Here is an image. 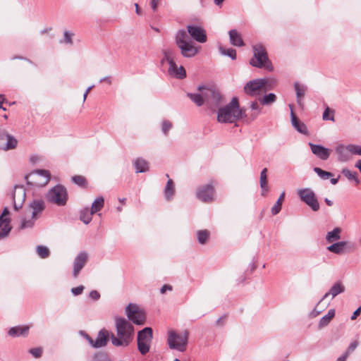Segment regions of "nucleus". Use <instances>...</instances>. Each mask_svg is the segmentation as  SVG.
I'll use <instances>...</instances> for the list:
<instances>
[{"mask_svg":"<svg viewBox=\"0 0 361 361\" xmlns=\"http://www.w3.org/2000/svg\"><path fill=\"white\" fill-rule=\"evenodd\" d=\"M116 335L111 334L110 339L116 347H128L133 341L135 329L133 325L123 317L116 319Z\"/></svg>","mask_w":361,"mask_h":361,"instance_id":"f257e3e1","label":"nucleus"},{"mask_svg":"<svg viewBox=\"0 0 361 361\" xmlns=\"http://www.w3.org/2000/svg\"><path fill=\"white\" fill-rule=\"evenodd\" d=\"M246 116L245 110L240 107L238 99L235 97L228 104L219 108L217 111V121L222 123H233Z\"/></svg>","mask_w":361,"mask_h":361,"instance_id":"f03ea898","label":"nucleus"},{"mask_svg":"<svg viewBox=\"0 0 361 361\" xmlns=\"http://www.w3.org/2000/svg\"><path fill=\"white\" fill-rule=\"evenodd\" d=\"M175 43L185 58H192L198 53L186 30H179L175 35Z\"/></svg>","mask_w":361,"mask_h":361,"instance_id":"7ed1b4c3","label":"nucleus"},{"mask_svg":"<svg viewBox=\"0 0 361 361\" xmlns=\"http://www.w3.org/2000/svg\"><path fill=\"white\" fill-rule=\"evenodd\" d=\"M253 57L250 61L252 66L265 68L269 71H273V66L269 59L266 49L262 44L253 46Z\"/></svg>","mask_w":361,"mask_h":361,"instance_id":"20e7f679","label":"nucleus"},{"mask_svg":"<svg viewBox=\"0 0 361 361\" xmlns=\"http://www.w3.org/2000/svg\"><path fill=\"white\" fill-rule=\"evenodd\" d=\"M202 88H204L205 104L207 108L213 111H215L217 109H219L224 102V97L221 92L216 89L204 86H199L198 90H201Z\"/></svg>","mask_w":361,"mask_h":361,"instance_id":"39448f33","label":"nucleus"},{"mask_svg":"<svg viewBox=\"0 0 361 361\" xmlns=\"http://www.w3.org/2000/svg\"><path fill=\"white\" fill-rule=\"evenodd\" d=\"M51 178L49 171L45 169L35 170L25 176L26 183L30 187L42 188L45 186Z\"/></svg>","mask_w":361,"mask_h":361,"instance_id":"423d86ee","label":"nucleus"},{"mask_svg":"<svg viewBox=\"0 0 361 361\" xmlns=\"http://www.w3.org/2000/svg\"><path fill=\"white\" fill-rule=\"evenodd\" d=\"M153 339V330L151 327H145L137 332V350L142 355L149 352Z\"/></svg>","mask_w":361,"mask_h":361,"instance_id":"0eeeda50","label":"nucleus"},{"mask_svg":"<svg viewBox=\"0 0 361 361\" xmlns=\"http://www.w3.org/2000/svg\"><path fill=\"white\" fill-rule=\"evenodd\" d=\"M188 340V332L187 331L183 334H176L172 330L168 332L167 344L171 349L184 352L187 348Z\"/></svg>","mask_w":361,"mask_h":361,"instance_id":"6e6552de","label":"nucleus"},{"mask_svg":"<svg viewBox=\"0 0 361 361\" xmlns=\"http://www.w3.org/2000/svg\"><path fill=\"white\" fill-rule=\"evenodd\" d=\"M47 200L57 206H64L68 200V193L62 185H56L51 188L46 195Z\"/></svg>","mask_w":361,"mask_h":361,"instance_id":"1a4fd4ad","label":"nucleus"},{"mask_svg":"<svg viewBox=\"0 0 361 361\" xmlns=\"http://www.w3.org/2000/svg\"><path fill=\"white\" fill-rule=\"evenodd\" d=\"M298 195L305 204L311 208L313 212L319 209V203L314 192L310 188L300 189Z\"/></svg>","mask_w":361,"mask_h":361,"instance_id":"9d476101","label":"nucleus"},{"mask_svg":"<svg viewBox=\"0 0 361 361\" xmlns=\"http://www.w3.org/2000/svg\"><path fill=\"white\" fill-rule=\"evenodd\" d=\"M267 82V80L265 78L250 80L244 86V92L249 96H257L260 94L261 91H267L265 87Z\"/></svg>","mask_w":361,"mask_h":361,"instance_id":"9b49d317","label":"nucleus"},{"mask_svg":"<svg viewBox=\"0 0 361 361\" xmlns=\"http://www.w3.org/2000/svg\"><path fill=\"white\" fill-rule=\"evenodd\" d=\"M126 314L130 321L137 325L145 324L146 316L144 312L140 310L137 305L129 304L126 308Z\"/></svg>","mask_w":361,"mask_h":361,"instance_id":"f8f14e48","label":"nucleus"},{"mask_svg":"<svg viewBox=\"0 0 361 361\" xmlns=\"http://www.w3.org/2000/svg\"><path fill=\"white\" fill-rule=\"evenodd\" d=\"M214 188L212 183H208L200 187L197 192V197L203 202H209L213 200Z\"/></svg>","mask_w":361,"mask_h":361,"instance_id":"ddd939ff","label":"nucleus"},{"mask_svg":"<svg viewBox=\"0 0 361 361\" xmlns=\"http://www.w3.org/2000/svg\"><path fill=\"white\" fill-rule=\"evenodd\" d=\"M189 37L200 43L207 42V35L203 28L197 25H189L187 26V31Z\"/></svg>","mask_w":361,"mask_h":361,"instance_id":"4468645a","label":"nucleus"},{"mask_svg":"<svg viewBox=\"0 0 361 361\" xmlns=\"http://www.w3.org/2000/svg\"><path fill=\"white\" fill-rule=\"evenodd\" d=\"M88 255L85 251L80 252L74 259L73 276L75 279L87 262Z\"/></svg>","mask_w":361,"mask_h":361,"instance_id":"2eb2a0df","label":"nucleus"},{"mask_svg":"<svg viewBox=\"0 0 361 361\" xmlns=\"http://www.w3.org/2000/svg\"><path fill=\"white\" fill-rule=\"evenodd\" d=\"M312 154L322 160H326L329 158L331 150L321 145L309 143Z\"/></svg>","mask_w":361,"mask_h":361,"instance_id":"dca6fc26","label":"nucleus"},{"mask_svg":"<svg viewBox=\"0 0 361 361\" xmlns=\"http://www.w3.org/2000/svg\"><path fill=\"white\" fill-rule=\"evenodd\" d=\"M347 248H348V251H350L354 248V246L353 245H350L347 241H339L334 243L326 247L328 251L336 255H341L344 253Z\"/></svg>","mask_w":361,"mask_h":361,"instance_id":"f3484780","label":"nucleus"},{"mask_svg":"<svg viewBox=\"0 0 361 361\" xmlns=\"http://www.w3.org/2000/svg\"><path fill=\"white\" fill-rule=\"evenodd\" d=\"M33 219H38L45 209V204L42 199H34L29 203Z\"/></svg>","mask_w":361,"mask_h":361,"instance_id":"a211bd4d","label":"nucleus"},{"mask_svg":"<svg viewBox=\"0 0 361 361\" xmlns=\"http://www.w3.org/2000/svg\"><path fill=\"white\" fill-rule=\"evenodd\" d=\"M290 109V118H291V124L294 127V128L301 134L308 135V130L307 126L301 122L295 116L293 111L292 105H289Z\"/></svg>","mask_w":361,"mask_h":361,"instance_id":"6ab92c4d","label":"nucleus"},{"mask_svg":"<svg viewBox=\"0 0 361 361\" xmlns=\"http://www.w3.org/2000/svg\"><path fill=\"white\" fill-rule=\"evenodd\" d=\"M345 290V288L341 281H337L333 284L329 290L326 293L322 298L319 300V302H322L324 299H326L328 296L331 295V298H334L338 295L344 293Z\"/></svg>","mask_w":361,"mask_h":361,"instance_id":"aec40b11","label":"nucleus"},{"mask_svg":"<svg viewBox=\"0 0 361 361\" xmlns=\"http://www.w3.org/2000/svg\"><path fill=\"white\" fill-rule=\"evenodd\" d=\"M249 108L251 110L250 114H247V121L251 123L256 120L258 116L261 114L262 107L257 102V101H252L249 103Z\"/></svg>","mask_w":361,"mask_h":361,"instance_id":"412c9836","label":"nucleus"},{"mask_svg":"<svg viewBox=\"0 0 361 361\" xmlns=\"http://www.w3.org/2000/svg\"><path fill=\"white\" fill-rule=\"evenodd\" d=\"M110 338L108 331L106 329H102L98 332L97 338L94 340V348H99L104 347Z\"/></svg>","mask_w":361,"mask_h":361,"instance_id":"4be33fe9","label":"nucleus"},{"mask_svg":"<svg viewBox=\"0 0 361 361\" xmlns=\"http://www.w3.org/2000/svg\"><path fill=\"white\" fill-rule=\"evenodd\" d=\"M6 140V142L5 143H0V150L6 152L17 147L18 143V140L9 133L7 135Z\"/></svg>","mask_w":361,"mask_h":361,"instance_id":"5701e85b","label":"nucleus"},{"mask_svg":"<svg viewBox=\"0 0 361 361\" xmlns=\"http://www.w3.org/2000/svg\"><path fill=\"white\" fill-rule=\"evenodd\" d=\"M336 152L338 155V161L342 162L348 161L351 158V153L348 149V145L344 146L343 145H339L336 148Z\"/></svg>","mask_w":361,"mask_h":361,"instance_id":"b1692460","label":"nucleus"},{"mask_svg":"<svg viewBox=\"0 0 361 361\" xmlns=\"http://www.w3.org/2000/svg\"><path fill=\"white\" fill-rule=\"evenodd\" d=\"M168 73L171 76L178 79H183L186 77V71L183 66H180L178 67L176 63L173 67L169 66Z\"/></svg>","mask_w":361,"mask_h":361,"instance_id":"393cba45","label":"nucleus"},{"mask_svg":"<svg viewBox=\"0 0 361 361\" xmlns=\"http://www.w3.org/2000/svg\"><path fill=\"white\" fill-rule=\"evenodd\" d=\"M133 166L137 173H145L149 169L148 161L142 157H138L134 161Z\"/></svg>","mask_w":361,"mask_h":361,"instance_id":"a878e982","label":"nucleus"},{"mask_svg":"<svg viewBox=\"0 0 361 361\" xmlns=\"http://www.w3.org/2000/svg\"><path fill=\"white\" fill-rule=\"evenodd\" d=\"M10 219L0 216V239L4 238L11 232Z\"/></svg>","mask_w":361,"mask_h":361,"instance_id":"bb28decb","label":"nucleus"},{"mask_svg":"<svg viewBox=\"0 0 361 361\" xmlns=\"http://www.w3.org/2000/svg\"><path fill=\"white\" fill-rule=\"evenodd\" d=\"M164 198L167 202L171 201L175 195L174 183L170 178L166 182V185L164 189Z\"/></svg>","mask_w":361,"mask_h":361,"instance_id":"cd10ccee","label":"nucleus"},{"mask_svg":"<svg viewBox=\"0 0 361 361\" xmlns=\"http://www.w3.org/2000/svg\"><path fill=\"white\" fill-rule=\"evenodd\" d=\"M294 88L296 93L297 103L301 106L302 99L304 97L305 92L307 90V87L303 84H300L298 82L294 83Z\"/></svg>","mask_w":361,"mask_h":361,"instance_id":"c85d7f7f","label":"nucleus"},{"mask_svg":"<svg viewBox=\"0 0 361 361\" xmlns=\"http://www.w3.org/2000/svg\"><path fill=\"white\" fill-rule=\"evenodd\" d=\"M201 93H187V96L197 106H202L205 104V98L204 96V88L201 90Z\"/></svg>","mask_w":361,"mask_h":361,"instance_id":"c756f323","label":"nucleus"},{"mask_svg":"<svg viewBox=\"0 0 361 361\" xmlns=\"http://www.w3.org/2000/svg\"><path fill=\"white\" fill-rule=\"evenodd\" d=\"M28 331V326H13L8 330V334L12 337H18L20 336H25L27 335Z\"/></svg>","mask_w":361,"mask_h":361,"instance_id":"7c9ffc66","label":"nucleus"},{"mask_svg":"<svg viewBox=\"0 0 361 361\" xmlns=\"http://www.w3.org/2000/svg\"><path fill=\"white\" fill-rule=\"evenodd\" d=\"M228 34L230 42L232 45L236 47H243L244 45V42L236 30H231Z\"/></svg>","mask_w":361,"mask_h":361,"instance_id":"2f4dec72","label":"nucleus"},{"mask_svg":"<svg viewBox=\"0 0 361 361\" xmlns=\"http://www.w3.org/2000/svg\"><path fill=\"white\" fill-rule=\"evenodd\" d=\"M18 194L20 196L22 197L23 201H24L25 198V192L23 187L20 186H16L15 188V191L13 195V208L16 211H18L22 208V202L18 204L16 202V195Z\"/></svg>","mask_w":361,"mask_h":361,"instance_id":"473e14b6","label":"nucleus"},{"mask_svg":"<svg viewBox=\"0 0 361 361\" xmlns=\"http://www.w3.org/2000/svg\"><path fill=\"white\" fill-rule=\"evenodd\" d=\"M267 169L264 168L260 173V187L262 188V195L265 196L266 193L268 192V184H267Z\"/></svg>","mask_w":361,"mask_h":361,"instance_id":"72a5a7b5","label":"nucleus"},{"mask_svg":"<svg viewBox=\"0 0 361 361\" xmlns=\"http://www.w3.org/2000/svg\"><path fill=\"white\" fill-rule=\"evenodd\" d=\"M334 316L335 310H329L328 313L320 319L318 324V328L321 329L324 326H326L330 323L331 320L334 317Z\"/></svg>","mask_w":361,"mask_h":361,"instance_id":"f704fd0d","label":"nucleus"},{"mask_svg":"<svg viewBox=\"0 0 361 361\" xmlns=\"http://www.w3.org/2000/svg\"><path fill=\"white\" fill-rule=\"evenodd\" d=\"M341 229L340 228L336 227L334 228L333 231L327 233L326 235V240L329 243L338 240L341 238Z\"/></svg>","mask_w":361,"mask_h":361,"instance_id":"c9c22d12","label":"nucleus"},{"mask_svg":"<svg viewBox=\"0 0 361 361\" xmlns=\"http://www.w3.org/2000/svg\"><path fill=\"white\" fill-rule=\"evenodd\" d=\"M162 54L165 55V59L169 65L171 67L174 66L176 53L171 49H164L162 50Z\"/></svg>","mask_w":361,"mask_h":361,"instance_id":"e433bc0d","label":"nucleus"},{"mask_svg":"<svg viewBox=\"0 0 361 361\" xmlns=\"http://www.w3.org/2000/svg\"><path fill=\"white\" fill-rule=\"evenodd\" d=\"M94 214L92 213L89 208H85L80 212V219L85 224H88L92 221V216Z\"/></svg>","mask_w":361,"mask_h":361,"instance_id":"4c0bfd02","label":"nucleus"},{"mask_svg":"<svg viewBox=\"0 0 361 361\" xmlns=\"http://www.w3.org/2000/svg\"><path fill=\"white\" fill-rule=\"evenodd\" d=\"M37 219H33V216H31V218L27 219L25 218H23L21 219L19 228L21 230H25L27 228H32L34 227L35 221Z\"/></svg>","mask_w":361,"mask_h":361,"instance_id":"58836bf2","label":"nucleus"},{"mask_svg":"<svg viewBox=\"0 0 361 361\" xmlns=\"http://www.w3.org/2000/svg\"><path fill=\"white\" fill-rule=\"evenodd\" d=\"M104 204V200L102 197H97L92 204L91 212L93 214L100 211Z\"/></svg>","mask_w":361,"mask_h":361,"instance_id":"ea45409f","label":"nucleus"},{"mask_svg":"<svg viewBox=\"0 0 361 361\" xmlns=\"http://www.w3.org/2000/svg\"><path fill=\"white\" fill-rule=\"evenodd\" d=\"M209 231L207 230H200L197 232V238L198 243L201 245H204L207 243L209 237Z\"/></svg>","mask_w":361,"mask_h":361,"instance_id":"a19ab883","label":"nucleus"},{"mask_svg":"<svg viewBox=\"0 0 361 361\" xmlns=\"http://www.w3.org/2000/svg\"><path fill=\"white\" fill-rule=\"evenodd\" d=\"M276 100V96L274 93L265 94L262 98H259V101L262 105H269Z\"/></svg>","mask_w":361,"mask_h":361,"instance_id":"79ce46f5","label":"nucleus"},{"mask_svg":"<svg viewBox=\"0 0 361 361\" xmlns=\"http://www.w3.org/2000/svg\"><path fill=\"white\" fill-rule=\"evenodd\" d=\"M284 197H285V193L282 192L281 194V195L279 196V199L277 200V201L276 202V203L274 204V205L272 207L271 214L273 215H276L277 214H279L280 212V211L281 209V204L284 200Z\"/></svg>","mask_w":361,"mask_h":361,"instance_id":"37998d69","label":"nucleus"},{"mask_svg":"<svg viewBox=\"0 0 361 361\" xmlns=\"http://www.w3.org/2000/svg\"><path fill=\"white\" fill-rule=\"evenodd\" d=\"M36 252L42 259H46L50 255L49 248L44 245H37L36 247Z\"/></svg>","mask_w":361,"mask_h":361,"instance_id":"c03bdc74","label":"nucleus"},{"mask_svg":"<svg viewBox=\"0 0 361 361\" xmlns=\"http://www.w3.org/2000/svg\"><path fill=\"white\" fill-rule=\"evenodd\" d=\"M219 50L221 54L230 57L232 60H235L236 59V51L234 49H225L223 47L220 46L219 47Z\"/></svg>","mask_w":361,"mask_h":361,"instance_id":"a18cd8bd","label":"nucleus"},{"mask_svg":"<svg viewBox=\"0 0 361 361\" xmlns=\"http://www.w3.org/2000/svg\"><path fill=\"white\" fill-rule=\"evenodd\" d=\"M342 174L343 176H345L349 180H355L357 184L360 183V180L357 178V172H352V171H350L348 169H343L342 170Z\"/></svg>","mask_w":361,"mask_h":361,"instance_id":"49530a36","label":"nucleus"},{"mask_svg":"<svg viewBox=\"0 0 361 361\" xmlns=\"http://www.w3.org/2000/svg\"><path fill=\"white\" fill-rule=\"evenodd\" d=\"M314 171L323 180H326L333 176L332 173L324 171L319 167H314Z\"/></svg>","mask_w":361,"mask_h":361,"instance_id":"de8ad7c7","label":"nucleus"},{"mask_svg":"<svg viewBox=\"0 0 361 361\" xmlns=\"http://www.w3.org/2000/svg\"><path fill=\"white\" fill-rule=\"evenodd\" d=\"M74 36V33L71 32L69 31H65L63 32V38L60 39L59 42L61 44L66 43L72 45L73 44V37Z\"/></svg>","mask_w":361,"mask_h":361,"instance_id":"09e8293b","label":"nucleus"},{"mask_svg":"<svg viewBox=\"0 0 361 361\" xmlns=\"http://www.w3.org/2000/svg\"><path fill=\"white\" fill-rule=\"evenodd\" d=\"M348 149L350 152L351 154L361 156V146L350 144L348 145Z\"/></svg>","mask_w":361,"mask_h":361,"instance_id":"8fccbe9b","label":"nucleus"},{"mask_svg":"<svg viewBox=\"0 0 361 361\" xmlns=\"http://www.w3.org/2000/svg\"><path fill=\"white\" fill-rule=\"evenodd\" d=\"M172 124L169 121L164 120L161 123V131L165 135H167L169 131L171 129Z\"/></svg>","mask_w":361,"mask_h":361,"instance_id":"3c124183","label":"nucleus"},{"mask_svg":"<svg viewBox=\"0 0 361 361\" xmlns=\"http://www.w3.org/2000/svg\"><path fill=\"white\" fill-rule=\"evenodd\" d=\"M72 180L79 186H84L86 183L85 178L82 176H74L72 177Z\"/></svg>","mask_w":361,"mask_h":361,"instance_id":"603ef678","label":"nucleus"},{"mask_svg":"<svg viewBox=\"0 0 361 361\" xmlns=\"http://www.w3.org/2000/svg\"><path fill=\"white\" fill-rule=\"evenodd\" d=\"M93 361H110V360L106 353H99L94 355Z\"/></svg>","mask_w":361,"mask_h":361,"instance_id":"864d4df0","label":"nucleus"},{"mask_svg":"<svg viewBox=\"0 0 361 361\" xmlns=\"http://www.w3.org/2000/svg\"><path fill=\"white\" fill-rule=\"evenodd\" d=\"M30 353L33 355L35 358H39L42 356V350L40 348H31L29 350Z\"/></svg>","mask_w":361,"mask_h":361,"instance_id":"5fc2aeb1","label":"nucleus"},{"mask_svg":"<svg viewBox=\"0 0 361 361\" xmlns=\"http://www.w3.org/2000/svg\"><path fill=\"white\" fill-rule=\"evenodd\" d=\"M84 288H85V287L81 285L78 287L72 288L71 291L73 295H79L82 293Z\"/></svg>","mask_w":361,"mask_h":361,"instance_id":"6e6d98bb","label":"nucleus"},{"mask_svg":"<svg viewBox=\"0 0 361 361\" xmlns=\"http://www.w3.org/2000/svg\"><path fill=\"white\" fill-rule=\"evenodd\" d=\"M330 111V109L329 107H326L323 113V116H322V118L323 120L324 121H334V116L329 117V113Z\"/></svg>","mask_w":361,"mask_h":361,"instance_id":"4d7b16f0","label":"nucleus"},{"mask_svg":"<svg viewBox=\"0 0 361 361\" xmlns=\"http://www.w3.org/2000/svg\"><path fill=\"white\" fill-rule=\"evenodd\" d=\"M321 302H318L317 306L312 310V312L310 313V317H312V318H314V317H317L322 312V310H317V307L318 305L320 304Z\"/></svg>","mask_w":361,"mask_h":361,"instance_id":"13d9d810","label":"nucleus"},{"mask_svg":"<svg viewBox=\"0 0 361 361\" xmlns=\"http://www.w3.org/2000/svg\"><path fill=\"white\" fill-rule=\"evenodd\" d=\"M358 344L359 343L357 341H355L350 344L347 350L345 351L348 352V355H350V354L356 349V348L358 346Z\"/></svg>","mask_w":361,"mask_h":361,"instance_id":"bf43d9fd","label":"nucleus"},{"mask_svg":"<svg viewBox=\"0 0 361 361\" xmlns=\"http://www.w3.org/2000/svg\"><path fill=\"white\" fill-rule=\"evenodd\" d=\"M89 295L94 300H98L100 298L99 293L95 290L90 291Z\"/></svg>","mask_w":361,"mask_h":361,"instance_id":"052dcab7","label":"nucleus"},{"mask_svg":"<svg viewBox=\"0 0 361 361\" xmlns=\"http://www.w3.org/2000/svg\"><path fill=\"white\" fill-rule=\"evenodd\" d=\"M166 290H172V286L168 284L164 285L160 289V293L161 294H164Z\"/></svg>","mask_w":361,"mask_h":361,"instance_id":"680f3d73","label":"nucleus"},{"mask_svg":"<svg viewBox=\"0 0 361 361\" xmlns=\"http://www.w3.org/2000/svg\"><path fill=\"white\" fill-rule=\"evenodd\" d=\"M361 312V306L359 307L356 310L354 311V312L353 313L352 316H351V319L352 320H354L355 319L358 315H360Z\"/></svg>","mask_w":361,"mask_h":361,"instance_id":"e2e57ef3","label":"nucleus"},{"mask_svg":"<svg viewBox=\"0 0 361 361\" xmlns=\"http://www.w3.org/2000/svg\"><path fill=\"white\" fill-rule=\"evenodd\" d=\"M159 2V0H151L150 6L154 11L157 10V5Z\"/></svg>","mask_w":361,"mask_h":361,"instance_id":"0e129e2a","label":"nucleus"},{"mask_svg":"<svg viewBox=\"0 0 361 361\" xmlns=\"http://www.w3.org/2000/svg\"><path fill=\"white\" fill-rule=\"evenodd\" d=\"M85 338L88 341L90 345L94 348V340H93L88 334H85Z\"/></svg>","mask_w":361,"mask_h":361,"instance_id":"69168bd1","label":"nucleus"},{"mask_svg":"<svg viewBox=\"0 0 361 361\" xmlns=\"http://www.w3.org/2000/svg\"><path fill=\"white\" fill-rule=\"evenodd\" d=\"M85 338L88 341L90 345L94 348V340H93L88 334H85Z\"/></svg>","mask_w":361,"mask_h":361,"instance_id":"338daca9","label":"nucleus"},{"mask_svg":"<svg viewBox=\"0 0 361 361\" xmlns=\"http://www.w3.org/2000/svg\"><path fill=\"white\" fill-rule=\"evenodd\" d=\"M348 356V352H345L343 355L338 357L337 361H346Z\"/></svg>","mask_w":361,"mask_h":361,"instance_id":"774afa93","label":"nucleus"}]
</instances>
